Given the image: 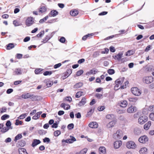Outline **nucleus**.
Instances as JSON below:
<instances>
[{"instance_id":"obj_19","label":"nucleus","mask_w":154,"mask_h":154,"mask_svg":"<svg viewBox=\"0 0 154 154\" xmlns=\"http://www.w3.org/2000/svg\"><path fill=\"white\" fill-rule=\"evenodd\" d=\"M72 70L70 69H68L65 73L64 76H63V79H64L67 78L72 73Z\"/></svg>"},{"instance_id":"obj_45","label":"nucleus","mask_w":154,"mask_h":154,"mask_svg":"<svg viewBox=\"0 0 154 154\" xmlns=\"http://www.w3.org/2000/svg\"><path fill=\"white\" fill-rule=\"evenodd\" d=\"M19 145H20L21 146L23 147L26 144V142L24 140H22L19 141Z\"/></svg>"},{"instance_id":"obj_8","label":"nucleus","mask_w":154,"mask_h":154,"mask_svg":"<svg viewBox=\"0 0 154 154\" xmlns=\"http://www.w3.org/2000/svg\"><path fill=\"white\" fill-rule=\"evenodd\" d=\"M153 78L152 76L146 77L143 79V81L146 84H149L153 81Z\"/></svg>"},{"instance_id":"obj_52","label":"nucleus","mask_w":154,"mask_h":154,"mask_svg":"<svg viewBox=\"0 0 154 154\" xmlns=\"http://www.w3.org/2000/svg\"><path fill=\"white\" fill-rule=\"evenodd\" d=\"M38 132L40 135H43L45 134L46 131L43 130H40L38 131Z\"/></svg>"},{"instance_id":"obj_56","label":"nucleus","mask_w":154,"mask_h":154,"mask_svg":"<svg viewBox=\"0 0 154 154\" xmlns=\"http://www.w3.org/2000/svg\"><path fill=\"white\" fill-rule=\"evenodd\" d=\"M152 46L151 45H148L144 51L145 52H147L151 49Z\"/></svg>"},{"instance_id":"obj_35","label":"nucleus","mask_w":154,"mask_h":154,"mask_svg":"<svg viewBox=\"0 0 154 154\" xmlns=\"http://www.w3.org/2000/svg\"><path fill=\"white\" fill-rule=\"evenodd\" d=\"M14 44L13 43H9L7 45L6 49L7 50H10L14 47Z\"/></svg>"},{"instance_id":"obj_14","label":"nucleus","mask_w":154,"mask_h":154,"mask_svg":"<svg viewBox=\"0 0 154 154\" xmlns=\"http://www.w3.org/2000/svg\"><path fill=\"white\" fill-rule=\"evenodd\" d=\"M122 142L120 140L115 141L114 144V147L116 149H118L121 146Z\"/></svg>"},{"instance_id":"obj_61","label":"nucleus","mask_w":154,"mask_h":154,"mask_svg":"<svg viewBox=\"0 0 154 154\" xmlns=\"http://www.w3.org/2000/svg\"><path fill=\"white\" fill-rule=\"evenodd\" d=\"M128 60V59L127 57H124L121 59V63H123L124 62H126Z\"/></svg>"},{"instance_id":"obj_9","label":"nucleus","mask_w":154,"mask_h":154,"mask_svg":"<svg viewBox=\"0 0 154 154\" xmlns=\"http://www.w3.org/2000/svg\"><path fill=\"white\" fill-rule=\"evenodd\" d=\"M55 33L54 32H52L50 35H46L45 38H44L42 42L44 43H46L50 39Z\"/></svg>"},{"instance_id":"obj_28","label":"nucleus","mask_w":154,"mask_h":154,"mask_svg":"<svg viewBox=\"0 0 154 154\" xmlns=\"http://www.w3.org/2000/svg\"><path fill=\"white\" fill-rule=\"evenodd\" d=\"M79 13V12L78 11L76 10H74L70 11V14L72 16H76Z\"/></svg>"},{"instance_id":"obj_15","label":"nucleus","mask_w":154,"mask_h":154,"mask_svg":"<svg viewBox=\"0 0 154 154\" xmlns=\"http://www.w3.org/2000/svg\"><path fill=\"white\" fill-rule=\"evenodd\" d=\"M58 14V12L56 10H51L49 14V17H55Z\"/></svg>"},{"instance_id":"obj_24","label":"nucleus","mask_w":154,"mask_h":154,"mask_svg":"<svg viewBox=\"0 0 154 154\" xmlns=\"http://www.w3.org/2000/svg\"><path fill=\"white\" fill-rule=\"evenodd\" d=\"M38 12L41 13H45L47 11V9L45 6H43L41 7L38 9Z\"/></svg>"},{"instance_id":"obj_34","label":"nucleus","mask_w":154,"mask_h":154,"mask_svg":"<svg viewBox=\"0 0 154 154\" xmlns=\"http://www.w3.org/2000/svg\"><path fill=\"white\" fill-rule=\"evenodd\" d=\"M97 72V71L95 70L94 69H93L91 70L90 71L87 72L86 73L87 75H89L91 74H96Z\"/></svg>"},{"instance_id":"obj_16","label":"nucleus","mask_w":154,"mask_h":154,"mask_svg":"<svg viewBox=\"0 0 154 154\" xmlns=\"http://www.w3.org/2000/svg\"><path fill=\"white\" fill-rule=\"evenodd\" d=\"M43 82L46 84V85L47 87H51L53 85L52 82H50L49 79H45L44 80Z\"/></svg>"},{"instance_id":"obj_1","label":"nucleus","mask_w":154,"mask_h":154,"mask_svg":"<svg viewBox=\"0 0 154 154\" xmlns=\"http://www.w3.org/2000/svg\"><path fill=\"white\" fill-rule=\"evenodd\" d=\"M124 77H122L117 79L115 81V83L116 85L114 86V89H115L118 90L120 88L122 89H124L126 87L124 85H122L124 82Z\"/></svg>"},{"instance_id":"obj_31","label":"nucleus","mask_w":154,"mask_h":154,"mask_svg":"<svg viewBox=\"0 0 154 154\" xmlns=\"http://www.w3.org/2000/svg\"><path fill=\"white\" fill-rule=\"evenodd\" d=\"M20 154H28L26 151V150L24 148L20 149L18 150Z\"/></svg>"},{"instance_id":"obj_17","label":"nucleus","mask_w":154,"mask_h":154,"mask_svg":"<svg viewBox=\"0 0 154 154\" xmlns=\"http://www.w3.org/2000/svg\"><path fill=\"white\" fill-rule=\"evenodd\" d=\"M89 126L91 128H97L98 125L97 123L95 122H93L89 123Z\"/></svg>"},{"instance_id":"obj_55","label":"nucleus","mask_w":154,"mask_h":154,"mask_svg":"<svg viewBox=\"0 0 154 154\" xmlns=\"http://www.w3.org/2000/svg\"><path fill=\"white\" fill-rule=\"evenodd\" d=\"M100 55L99 52L98 51H96L94 52L93 54V56L94 57H96L99 56Z\"/></svg>"},{"instance_id":"obj_23","label":"nucleus","mask_w":154,"mask_h":154,"mask_svg":"<svg viewBox=\"0 0 154 154\" xmlns=\"http://www.w3.org/2000/svg\"><path fill=\"white\" fill-rule=\"evenodd\" d=\"M60 106L62 108H63L64 109L66 110H68L70 109V106L69 105L66 104L64 103H62Z\"/></svg>"},{"instance_id":"obj_7","label":"nucleus","mask_w":154,"mask_h":154,"mask_svg":"<svg viewBox=\"0 0 154 154\" xmlns=\"http://www.w3.org/2000/svg\"><path fill=\"white\" fill-rule=\"evenodd\" d=\"M126 147L128 149H134L136 147V145L134 142L129 141L127 142Z\"/></svg>"},{"instance_id":"obj_44","label":"nucleus","mask_w":154,"mask_h":154,"mask_svg":"<svg viewBox=\"0 0 154 154\" xmlns=\"http://www.w3.org/2000/svg\"><path fill=\"white\" fill-rule=\"evenodd\" d=\"M43 69L40 68H38V69H36L35 70V74H38L41 73V71Z\"/></svg>"},{"instance_id":"obj_39","label":"nucleus","mask_w":154,"mask_h":154,"mask_svg":"<svg viewBox=\"0 0 154 154\" xmlns=\"http://www.w3.org/2000/svg\"><path fill=\"white\" fill-rule=\"evenodd\" d=\"M83 85V83L82 82H79L78 83L75 84L74 86V88H79L82 86Z\"/></svg>"},{"instance_id":"obj_25","label":"nucleus","mask_w":154,"mask_h":154,"mask_svg":"<svg viewBox=\"0 0 154 154\" xmlns=\"http://www.w3.org/2000/svg\"><path fill=\"white\" fill-rule=\"evenodd\" d=\"M135 52V51L134 49L128 50L126 53L125 55L126 56H130L134 54Z\"/></svg>"},{"instance_id":"obj_60","label":"nucleus","mask_w":154,"mask_h":154,"mask_svg":"<svg viewBox=\"0 0 154 154\" xmlns=\"http://www.w3.org/2000/svg\"><path fill=\"white\" fill-rule=\"evenodd\" d=\"M43 142L44 143L47 142L49 143L50 141V140L49 138L45 137L43 139Z\"/></svg>"},{"instance_id":"obj_32","label":"nucleus","mask_w":154,"mask_h":154,"mask_svg":"<svg viewBox=\"0 0 154 154\" xmlns=\"http://www.w3.org/2000/svg\"><path fill=\"white\" fill-rule=\"evenodd\" d=\"M33 95H31L29 93H27L26 94H23L21 96V97L23 98L27 99L31 97Z\"/></svg>"},{"instance_id":"obj_43","label":"nucleus","mask_w":154,"mask_h":154,"mask_svg":"<svg viewBox=\"0 0 154 154\" xmlns=\"http://www.w3.org/2000/svg\"><path fill=\"white\" fill-rule=\"evenodd\" d=\"M22 137V135L20 134H17L15 137L14 140V141L16 142L17 141L21 138Z\"/></svg>"},{"instance_id":"obj_49","label":"nucleus","mask_w":154,"mask_h":154,"mask_svg":"<svg viewBox=\"0 0 154 154\" xmlns=\"http://www.w3.org/2000/svg\"><path fill=\"white\" fill-rule=\"evenodd\" d=\"M11 123L10 121L9 120L7 121L5 124L6 126L7 127V128H11V129H12V128L11 127Z\"/></svg>"},{"instance_id":"obj_4","label":"nucleus","mask_w":154,"mask_h":154,"mask_svg":"<svg viewBox=\"0 0 154 154\" xmlns=\"http://www.w3.org/2000/svg\"><path fill=\"white\" fill-rule=\"evenodd\" d=\"M123 133L121 130H119L113 135V137L116 139H120L122 137Z\"/></svg>"},{"instance_id":"obj_54","label":"nucleus","mask_w":154,"mask_h":154,"mask_svg":"<svg viewBox=\"0 0 154 154\" xmlns=\"http://www.w3.org/2000/svg\"><path fill=\"white\" fill-rule=\"evenodd\" d=\"M114 116L112 114H108L106 116V118L108 119H112L114 117Z\"/></svg>"},{"instance_id":"obj_10","label":"nucleus","mask_w":154,"mask_h":154,"mask_svg":"<svg viewBox=\"0 0 154 154\" xmlns=\"http://www.w3.org/2000/svg\"><path fill=\"white\" fill-rule=\"evenodd\" d=\"M70 138L66 140H63L62 141V143L66 142L67 143H71L76 140V139L72 136L70 137Z\"/></svg>"},{"instance_id":"obj_46","label":"nucleus","mask_w":154,"mask_h":154,"mask_svg":"<svg viewBox=\"0 0 154 154\" xmlns=\"http://www.w3.org/2000/svg\"><path fill=\"white\" fill-rule=\"evenodd\" d=\"M147 70L150 72L154 76V68H146Z\"/></svg>"},{"instance_id":"obj_42","label":"nucleus","mask_w":154,"mask_h":154,"mask_svg":"<svg viewBox=\"0 0 154 154\" xmlns=\"http://www.w3.org/2000/svg\"><path fill=\"white\" fill-rule=\"evenodd\" d=\"M48 16L47 15L44 17L43 18L41 19L39 22L40 23H43L45 21H46L48 19Z\"/></svg>"},{"instance_id":"obj_37","label":"nucleus","mask_w":154,"mask_h":154,"mask_svg":"<svg viewBox=\"0 0 154 154\" xmlns=\"http://www.w3.org/2000/svg\"><path fill=\"white\" fill-rule=\"evenodd\" d=\"M94 35V34L93 33H91V34H88V35H85L82 38V40L84 41H85L86 40V39L88 37H89L90 38V37L93 35Z\"/></svg>"},{"instance_id":"obj_30","label":"nucleus","mask_w":154,"mask_h":154,"mask_svg":"<svg viewBox=\"0 0 154 154\" xmlns=\"http://www.w3.org/2000/svg\"><path fill=\"white\" fill-rule=\"evenodd\" d=\"M134 132L135 134L137 135H139L141 133L140 129L138 128H135L134 130Z\"/></svg>"},{"instance_id":"obj_63","label":"nucleus","mask_w":154,"mask_h":154,"mask_svg":"<svg viewBox=\"0 0 154 154\" xmlns=\"http://www.w3.org/2000/svg\"><path fill=\"white\" fill-rule=\"evenodd\" d=\"M87 149L85 148L80 151V154H85L87 152Z\"/></svg>"},{"instance_id":"obj_64","label":"nucleus","mask_w":154,"mask_h":154,"mask_svg":"<svg viewBox=\"0 0 154 154\" xmlns=\"http://www.w3.org/2000/svg\"><path fill=\"white\" fill-rule=\"evenodd\" d=\"M148 110L150 111H154V105L150 106Z\"/></svg>"},{"instance_id":"obj_40","label":"nucleus","mask_w":154,"mask_h":154,"mask_svg":"<svg viewBox=\"0 0 154 154\" xmlns=\"http://www.w3.org/2000/svg\"><path fill=\"white\" fill-rule=\"evenodd\" d=\"M10 128L4 127L2 128V129L1 130V132L2 133H4L6 132Z\"/></svg>"},{"instance_id":"obj_57","label":"nucleus","mask_w":154,"mask_h":154,"mask_svg":"<svg viewBox=\"0 0 154 154\" xmlns=\"http://www.w3.org/2000/svg\"><path fill=\"white\" fill-rule=\"evenodd\" d=\"M23 122L22 121H19V120L17 119L16 120V122L15 124L16 125H22Z\"/></svg>"},{"instance_id":"obj_2","label":"nucleus","mask_w":154,"mask_h":154,"mask_svg":"<svg viewBox=\"0 0 154 154\" xmlns=\"http://www.w3.org/2000/svg\"><path fill=\"white\" fill-rule=\"evenodd\" d=\"M13 71V74L14 75H20L26 72L25 69L23 68H16Z\"/></svg>"},{"instance_id":"obj_3","label":"nucleus","mask_w":154,"mask_h":154,"mask_svg":"<svg viewBox=\"0 0 154 154\" xmlns=\"http://www.w3.org/2000/svg\"><path fill=\"white\" fill-rule=\"evenodd\" d=\"M35 23L34 18L32 17H28L25 21V24L27 26H30Z\"/></svg>"},{"instance_id":"obj_13","label":"nucleus","mask_w":154,"mask_h":154,"mask_svg":"<svg viewBox=\"0 0 154 154\" xmlns=\"http://www.w3.org/2000/svg\"><path fill=\"white\" fill-rule=\"evenodd\" d=\"M86 103V99L85 97H83L82 99L80 101L79 103L77 104L76 105L79 107H81L84 105Z\"/></svg>"},{"instance_id":"obj_47","label":"nucleus","mask_w":154,"mask_h":154,"mask_svg":"<svg viewBox=\"0 0 154 154\" xmlns=\"http://www.w3.org/2000/svg\"><path fill=\"white\" fill-rule=\"evenodd\" d=\"M27 115L26 113L20 115L18 118V119H24L26 116Z\"/></svg>"},{"instance_id":"obj_50","label":"nucleus","mask_w":154,"mask_h":154,"mask_svg":"<svg viewBox=\"0 0 154 154\" xmlns=\"http://www.w3.org/2000/svg\"><path fill=\"white\" fill-rule=\"evenodd\" d=\"M9 117V115L7 114H5L2 116L1 119L3 120H6V119L8 118Z\"/></svg>"},{"instance_id":"obj_5","label":"nucleus","mask_w":154,"mask_h":154,"mask_svg":"<svg viewBox=\"0 0 154 154\" xmlns=\"http://www.w3.org/2000/svg\"><path fill=\"white\" fill-rule=\"evenodd\" d=\"M148 119V117L146 116H143L140 117L138 119V122L140 124H143L146 122Z\"/></svg>"},{"instance_id":"obj_48","label":"nucleus","mask_w":154,"mask_h":154,"mask_svg":"<svg viewBox=\"0 0 154 154\" xmlns=\"http://www.w3.org/2000/svg\"><path fill=\"white\" fill-rule=\"evenodd\" d=\"M44 34V31H42L40 32L36 36L38 37H41Z\"/></svg>"},{"instance_id":"obj_26","label":"nucleus","mask_w":154,"mask_h":154,"mask_svg":"<svg viewBox=\"0 0 154 154\" xmlns=\"http://www.w3.org/2000/svg\"><path fill=\"white\" fill-rule=\"evenodd\" d=\"M147 150L146 148L143 147L140 149L139 152L140 154H146L147 152Z\"/></svg>"},{"instance_id":"obj_59","label":"nucleus","mask_w":154,"mask_h":154,"mask_svg":"<svg viewBox=\"0 0 154 154\" xmlns=\"http://www.w3.org/2000/svg\"><path fill=\"white\" fill-rule=\"evenodd\" d=\"M149 117L151 120L154 121V112L150 113Z\"/></svg>"},{"instance_id":"obj_22","label":"nucleus","mask_w":154,"mask_h":154,"mask_svg":"<svg viewBox=\"0 0 154 154\" xmlns=\"http://www.w3.org/2000/svg\"><path fill=\"white\" fill-rule=\"evenodd\" d=\"M123 55L122 53H119L117 54L115 56L114 58L115 59L117 60L118 61L121 60Z\"/></svg>"},{"instance_id":"obj_11","label":"nucleus","mask_w":154,"mask_h":154,"mask_svg":"<svg viewBox=\"0 0 154 154\" xmlns=\"http://www.w3.org/2000/svg\"><path fill=\"white\" fill-rule=\"evenodd\" d=\"M137 110V108L135 106H131L127 109V112L129 113H132L135 112Z\"/></svg>"},{"instance_id":"obj_20","label":"nucleus","mask_w":154,"mask_h":154,"mask_svg":"<svg viewBox=\"0 0 154 154\" xmlns=\"http://www.w3.org/2000/svg\"><path fill=\"white\" fill-rule=\"evenodd\" d=\"M100 154H106V149L103 146L100 147L99 149Z\"/></svg>"},{"instance_id":"obj_6","label":"nucleus","mask_w":154,"mask_h":154,"mask_svg":"<svg viewBox=\"0 0 154 154\" xmlns=\"http://www.w3.org/2000/svg\"><path fill=\"white\" fill-rule=\"evenodd\" d=\"M131 91L132 93L135 96H139L141 94L140 90L137 87L132 88Z\"/></svg>"},{"instance_id":"obj_38","label":"nucleus","mask_w":154,"mask_h":154,"mask_svg":"<svg viewBox=\"0 0 154 154\" xmlns=\"http://www.w3.org/2000/svg\"><path fill=\"white\" fill-rule=\"evenodd\" d=\"M84 94V93L83 92L79 91L76 94L75 97L77 98H79Z\"/></svg>"},{"instance_id":"obj_33","label":"nucleus","mask_w":154,"mask_h":154,"mask_svg":"<svg viewBox=\"0 0 154 154\" xmlns=\"http://www.w3.org/2000/svg\"><path fill=\"white\" fill-rule=\"evenodd\" d=\"M151 123L150 121H149L147 123L145 124L144 125V128L146 130H148L150 126H151Z\"/></svg>"},{"instance_id":"obj_18","label":"nucleus","mask_w":154,"mask_h":154,"mask_svg":"<svg viewBox=\"0 0 154 154\" xmlns=\"http://www.w3.org/2000/svg\"><path fill=\"white\" fill-rule=\"evenodd\" d=\"M119 104L120 106L124 108L127 106L128 104V103L126 100H122L119 102Z\"/></svg>"},{"instance_id":"obj_27","label":"nucleus","mask_w":154,"mask_h":154,"mask_svg":"<svg viewBox=\"0 0 154 154\" xmlns=\"http://www.w3.org/2000/svg\"><path fill=\"white\" fill-rule=\"evenodd\" d=\"M42 113V111L37 112L35 115L33 116L32 118L33 119L36 120L38 119L40 117V115Z\"/></svg>"},{"instance_id":"obj_36","label":"nucleus","mask_w":154,"mask_h":154,"mask_svg":"<svg viewBox=\"0 0 154 154\" xmlns=\"http://www.w3.org/2000/svg\"><path fill=\"white\" fill-rule=\"evenodd\" d=\"M54 72V71H47L43 73V75L45 76L50 75Z\"/></svg>"},{"instance_id":"obj_58","label":"nucleus","mask_w":154,"mask_h":154,"mask_svg":"<svg viewBox=\"0 0 154 154\" xmlns=\"http://www.w3.org/2000/svg\"><path fill=\"white\" fill-rule=\"evenodd\" d=\"M74 125L73 123H71L69 124L67 127L69 129H72L74 128Z\"/></svg>"},{"instance_id":"obj_29","label":"nucleus","mask_w":154,"mask_h":154,"mask_svg":"<svg viewBox=\"0 0 154 154\" xmlns=\"http://www.w3.org/2000/svg\"><path fill=\"white\" fill-rule=\"evenodd\" d=\"M116 123V121H112L110 122L108 124H107V126L108 128H110L114 126Z\"/></svg>"},{"instance_id":"obj_41","label":"nucleus","mask_w":154,"mask_h":154,"mask_svg":"<svg viewBox=\"0 0 154 154\" xmlns=\"http://www.w3.org/2000/svg\"><path fill=\"white\" fill-rule=\"evenodd\" d=\"M128 99L130 102H135L137 100V97H129Z\"/></svg>"},{"instance_id":"obj_62","label":"nucleus","mask_w":154,"mask_h":154,"mask_svg":"<svg viewBox=\"0 0 154 154\" xmlns=\"http://www.w3.org/2000/svg\"><path fill=\"white\" fill-rule=\"evenodd\" d=\"M59 41L62 43H64L66 41V39L63 37H62L59 39Z\"/></svg>"},{"instance_id":"obj_53","label":"nucleus","mask_w":154,"mask_h":154,"mask_svg":"<svg viewBox=\"0 0 154 154\" xmlns=\"http://www.w3.org/2000/svg\"><path fill=\"white\" fill-rule=\"evenodd\" d=\"M61 134L60 131L59 130L56 131L54 132V135L56 137L58 136Z\"/></svg>"},{"instance_id":"obj_12","label":"nucleus","mask_w":154,"mask_h":154,"mask_svg":"<svg viewBox=\"0 0 154 154\" xmlns=\"http://www.w3.org/2000/svg\"><path fill=\"white\" fill-rule=\"evenodd\" d=\"M138 140L140 143H145L148 141V138L146 136L144 135L140 137Z\"/></svg>"},{"instance_id":"obj_21","label":"nucleus","mask_w":154,"mask_h":154,"mask_svg":"<svg viewBox=\"0 0 154 154\" xmlns=\"http://www.w3.org/2000/svg\"><path fill=\"white\" fill-rule=\"evenodd\" d=\"M41 142V141L39 140L34 139L32 142V147H34L40 143Z\"/></svg>"},{"instance_id":"obj_51","label":"nucleus","mask_w":154,"mask_h":154,"mask_svg":"<svg viewBox=\"0 0 154 154\" xmlns=\"http://www.w3.org/2000/svg\"><path fill=\"white\" fill-rule=\"evenodd\" d=\"M107 72L109 75H112L115 73V71L113 69H109L108 70Z\"/></svg>"}]
</instances>
